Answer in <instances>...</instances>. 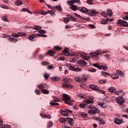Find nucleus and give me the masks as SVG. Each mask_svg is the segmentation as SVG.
I'll return each instance as SVG.
<instances>
[{
    "label": "nucleus",
    "mask_w": 128,
    "mask_h": 128,
    "mask_svg": "<svg viewBox=\"0 0 128 128\" xmlns=\"http://www.w3.org/2000/svg\"><path fill=\"white\" fill-rule=\"evenodd\" d=\"M8 18V16H2V20H4V22H8V18Z\"/></svg>",
    "instance_id": "54"
},
{
    "label": "nucleus",
    "mask_w": 128,
    "mask_h": 128,
    "mask_svg": "<svg viewBox=\"0 0 128 128\" xmlns=\"http://www.w3.org/2000/svg\"><path fill=\"white\" fill-rule=\"evenodd\" d=\"M74 16H76V18H81L82 20H84V17H82L80 15L78 14V13H74Z\"/></svg>",
    "instance_id": "36"
},
{
    "label": "nucleus",
    "mask_w": 128,
    "mask_h": 128,
    "mask_svg": "<svg viewBox=\"0 0 128 128\" xmlns=\"http://www.w3.org/2000/svg\"><path fill=\"white\" fill-rule=\"evenodd\" d=\"M99 84H106V80H100L98 81Z\"/></svg>",
    "instance_id": "52"
},
{
    "label": "nucleus",
    "mask_w": 128,
    "mask_h": 128,
    "mask_svg": "<svg viewBox=\"0 0 128 128\" xmlns=\"http://www.w3.org/2000/svg\"><path fill=\"white\" fill-rule=\"evenodd\" d=\"M125 100L124 98H122V96H120L118 98H116V102L117 104H120L121 106H122L124 104Z\"/></svg>",
    "instance_id": "6"
},
{
    "label": "nucleus",
    "mask_w": 128,
    "mask_h": 128,
    "mask_svg": "<svg viewBox=\"0 0 128 128\" xmlns=\"http://www.w3.org/2000/svg\"><path fill=\"white\" fill-rule=\"evenodd\" d=\"M38 88L40 90H44V88H46L47 84H40V85H38Z\"/></svg>",
    "instance_id": "25"
},
{
    "label": "nucleus",
    "mask_w": 128,
    "mask_h": 128,
    "mask_svg": "<svg viewBox=\"0 0 128 128\" xmlns=\"http://www.w3.org/2000/svg\"><path fill=\"white\" fill-rule=\"evenodd\" d=\"M54 49L56 50H62V48L58 46H54Z\"/></svg>",
    "instance_id": "63"
},
{
    "label": "nucleus",
    "mask_w": 128,
    "mask_h": 128,
    "mask_svg": "<svg viewBox=\"0 0 128 128\" xmlns=\"http://www.w3.org/2000/svg\"><path fill=\"white\" fill-rule=\"evenodd\" d=\"M62 55L66 56H70V52H62Z\"/></svg>",
    "instance_id": "40"
},
{
    "label": "nucleus",
    "mask_w": 128,
    "mask_h": 128,
    "mask_svg": "<svg viewBox=\"0 0 128 128\" xmlns=\"http://www.w3.org/2000/svg\"><path fill=\"white\" fill-rule=\"evenodd\" d=\"M62 98L65 104H68V106H72V103L70 102V96L66 94H64L62 95Z\"/></svg>",
    "instance_id": "3"
},
{
    "label": "nucleus",
    "mask_w": 128,
    "mask_h": 128,
    "mask_svg": "<svg viewBox=\"0 0 128 128\" xmlns=\"http://www.w3.org/2000/svg\"><path fill=\"white\" fill-rule=\"evenodd\" d=\"M34 92L38 96H40V90H38V89L35 90Z\"/></svg>",
    "instance_id": "45"
},
{
    "label": "nucleus",
    "mask_w": 128,
    "mask_h": 128,
    "mask_svg": "<svg viewBox=\"0 0 128 128\" xmlns=\"http://www.w3.org/2000/svg\"><path fill=\"white\" fill-rule=\"evenodd\" d=\"M87 4H94V0H87Z\"/></svg>",
    "instance_id": "51"
},
{
    "label": "nucleus",
    "mask_w": 128,
    "mask_h": 128,
    "mask_svg": "<svg viewBox=\"0 0 128 128\" xmlns=\"http://www.w3.org/2000/svg\"><path fill=\"white\" fill-rule=\"evenodd\" d=\"M0 7L2 8H4L5 10H8V7L6 6H0Z\"/></svg>",
    "instance_id": "61"
},
{
    "label": "nucleus",
    "mask_w": 128,
    "mask_h": 128,
    "mask_svg": "<svg viewBox=\"0 0 128 128\" xmlns=\"http://www.w3.org/2000/svg\"><path fill=\"white\" fill-rule=\"evenodd\" d=\"M89 72H96V70L92 68L89 70Z\"/></svg>",
    "instance_id": "56"
},
{
    "label": "nucleus",
    "mask_w": 128,
    "mask_h": 128,
    "mask_svg": "<svg viewBox=\"0 0 128 128\" xmlns=\"http://www.w3.org/2000/svg\"><path fill=\"white\" fill-rule=\"evenodd\" d=\"M22 12H28V14H32V12L30 11V10H28V9L26 8H23L22 9Z\"/></svg>",
    "instance_id": "39"
},
{
    "label": "nucleus",
    "mask_w": 128,
    "mask_h": 128,
    "mask_svg": "<svg viewBox=\"0 0 128 128\" xmlns=\"http://www.w3.org/2000/svg\"><path fill=\"white\" fill-rule=\"evenodd\" d=\"M98 105L101 106V108H106V104L104 102H98Z\"/></svg>",
    "instance_id": "28"
},
{
    "label": "nucleus",
    "mask_w": 128,
    "mask_h": 128,
    "mask_svg": "<svg viewBox=\"0 0 128 128\" xmlns=\"http://www.w3.org/2000/svg\"><path fill=\"white\" fill-rule=\"evenodd\" d=\"M50 14L52 16H56V13H54V12H53L50 10H49L48 12H41V14H42L44 16H45L46 14Z\"/></svg>",
    "instance_id": "12"
},
{
    "label": "nucleus",
    "mask_w": 128,
    "mask_h": 128,
    "mask_svg": "<svg viewBox=\"0 0 128 128\" xmlns=\"http://www.w3.org/2000/svg\"><path fill=\"white\" fill-rule=\"evenodd\" d=\"M93 100L90 98V100H87L85 101V102H86V104H92V102H93Z\"/></svg>",
    "instance_id": "35"
},
{
    "label": "nucleus",
    "mask_w": 128,
    "mask_h": 128,
    "mask_svg": "<svg viewBox=\"0 0 128 128\" xmlns=\"http://www.w3.org/2000/svg\"><path fill=\"white\" fill-rule=\"evenodd\" d=\"M52 122H48L47 128H52Z\"/></svg>",
    "instance_id": "42"
},
{
    "label": "nucleus",
    "mask_w": 128,
    "mask_h": 128,
    "mask_svg": "<svg viewBox=\"0 0 128 128\" xmlns=\"http://www.w3.org/2000/svg\"><path fill=\"white\" fill-rule=\"evenodd\" d=\"M86 80H88L84 76L82 78L78 77H76L74 78V80L76 82H80V84L84 82H86Z\"/></svg>",
    "instance_id": "10"
},
{
    "label": "nucleus",
    "mask_w": 128,
    "mask_h": 128,
    "mask_svg": "<svg viewBox=\"0 0 128 128\" xmlns=\"http://www.w3.org/2000/svg\"><path fill=\"white\" fill-rule=\"evenodd\" d=\"M47 68L48 70H52L53 68H54V66L52 64H51L50 66H49Z\"/></svg>",
    "instance_id": "58"
},
{
    "label": "nucleus",
    "mask_w": 128,
    "mask_h": 128,
    "mask_svg": "<svg viewBox=\"0 0 128 128\" xmlns=\"http://www.w3.org/2000/svg\"><path fill=\"white\" fill-rule=\"evenodd\" d=\"M15 4L16 6H22V0H18L15 2Z\"/></svg>",
    "instance_id": "27"
},
{
    "label": "nucleus",
    "mask_w": 128,
    "mask_h": 128,
    "mask_svg": "<svg viewBox=\"0 0 128 128\" xmlns=\"http://www.w3.org/2000/svg\"><path fill=\"white\" fill-rule=\"evenodd\" d=\"M40 28H42V27H40V26H39L35 25V26H34V30H40Z\"/></svg>",
    "instance_id": "49"
},
{
    "label": "nucleus",
    "mask_w": 128,
    "mask_h": 128,
    "mask_svg": "<svg viewBox=\"0 0 128 128\" xmlns=\"http://www.w3.org/2000/svg\"><path fill=\"white\" fill-rule=\"evenodd\" d=\"M101 14L104 16V18H106L107 16H108V13L104 12H101Z\"/></svg>",
    "instance_id": "32"
},
{
    "label": "nucleus",
    "mask_w": 128,
    "mask_h": 128,
    "mask_svg": "<svg viewBox=\"0 0 128 128\" xmlns=\"http://www.w3.org/2000/svg\"><path fill=\"white\" fill-rule=\"evenodd\" d=\"M48 62H45V61H43L42 62V66H48Z\"/></svg>",
    "instance_id": "59"
},
{
    "label": "nucleus",
    "mask_w": 128,
    "mask_h": 128,
    "mask_svg": "<svg viewBox=\"0 0 128 128\" xmlns=\"http://www.w3.org/2000/svg\"><path fill=\"white\" fill-rule=\"evenodd\" d=\"M2 119H0V128H10V126L6 124L4 126H2Z\"/></svg>",
    "instance_id": "18"
},
{
    "label": "nucleus",
    "mask_w": 128,
    "mask_h": 128,
    "mask_svg": "<svg viewBox=\"0 0 128 128\" xmlns=\"http://www.w3.org/2000/svg\"><path fill=\"white\" fill-rule=\"evenodd\" d=\"M40 116H42V118H52V116H50V114H40Z\"/></svg>",
    "instance_id": "23"
},
{
    "label": "nucleus",
    "mask_w": 128,
    "mask_h": 128,
    "mask_svg": "<svg viewBox=\"0 0 128 128\" xmlns=\"http://www.w3.org/2000/svg\"><path fill=\"white\" fill-rule=\"evenodd\" d=\"M67 2L68 4H72L74 2H76V4H80V0H71L67 1Z\"/></svg>",
    "instance_id": "15"
},
{
    "label": "nucleus",
    "mask_w": 128,
    "mask_h": 128,
    "mask_svg": "<svg viewBox=\"0 0 128 128\" xmlns=\"http://www.w3.org/2000/svg\"><path fill=\"white\" fill-rule=\"evenodd\" d=\"M102 54V52L100 50H96L95 52H90L91 56H93V58H95L96 60H98V56L100 54Z\"/></svg>",
    "instance_id": "5"
},
{
    "label": "nucleus",
    "mask_w": 128,
    "mask_h": 128,
    "mask_svg": "<svg viewBox=\"0 0 128 128\" xmlns=\"http://www.w3.org/2000/svg\"><path fill=\"white\" fill-rule=\"evenodd\" d=\"M80 108H88V105L84 104H80Z\"/></svg>",
    "instance_id": "30"
},
{
    "label": "nucleus",
    "mask_w": 128,
    "mask_h": 128,
    "mask_svg": "<svg viewBox=\"0 0 128 128\" xmlns=\"http://www.w3.org/2000/svg\"><path fill=\"white\" fill-rule=\"evenodd\" d=\"M70 78H67L63 80V82L64 84H62L63 88H72V86L68 84L67 82H70Z\"/></svg>",
    "instance_id": "4"
},
{
    "label": "nucleus",
    "mask_w": 128,
    "mask_h": 128,
    "mask_svg": "<svg viewBox=\"0 0 128 128\" xmlns=\"http://www.w3.org/2000/svg\"><path fill=\"white\" fill-rule=\"evenodd\" d=\"M88 108H91V110L88 112V113L90 116H94V114H100V110L96 108L92 105H90Z\"/></svg>",
    "instance_id": "2"
},
{
    "label": "nucleus",
    "mask_w": 128,
    "mask_h": 128,
    "mask_svg": "<svg viewBox=\"0 0 128 128\" xmlns=\"http://www.w3.org/2000/svg\"><path fill=\"white\" fill-rule=\"evenodd\" d=\"M108 90L110 92H111V94H114V92H116V90L114 87H110L108 88Z\"/></svg>",
    "instance_id": "21"
},
{
    "label": "nucleus",
    "mask_w": 128,
    "mask_h": 128,
    "mask_svg": "<svg viewBox=\"0 0 128 128\" xmlns=\"http://www.w3.org/2000/svg\"><path fill=\"white\" fill-rule=\"evenodd\" d=\"M71 9L72 10H74L76 12L78 10V6L76 5H72L71 6ZM78 10L81 12H84V14L86 12H90V10H88V8H84V7H79L78 8Z\"/></svg>",
    "instance_id": "1"
},
{
    "label": "nucleus",
    "mask_w": 128,
    "mask_h": 128,
    "mask_svg": "<svg viewBox=\"0 0 128 128\" xmlns=\"http://www.w3.org/2000/svg\"><path fill=\"white\" fill-rule=\"evenodd\" d=\"M70 68L71 70H73L74 72H80V68L78 67H76V66H70Z\"/></svg>",
    "instance_id": "11"
},
{
    "label": "nucleus",
    "mask_w": 128,
    "mask_h": 128,
    "mask_svg": "<svg viewBox=\"0 0 128 128\" xmlns=\"http://www.w3.org/2000/svg\"><path fill=\"white\" fill-rule=\"evenodd\" d=\"M80 116H83V118H86L88 114H86V113L81 112L80 114Z\"/></svg>",
    "instance_id": "55"
},
{
    "label": "nucleus",
    "mask_w": 128,
    "mask_h": 128,
    "mask_svg": "<svg viewBox=\"0 0 128 128\" xmlns=\"http://www.w3.org/2000/svg\"><path fill=\"white\" fill-rule=\"evenodd\" d=\"M90 12L92 14H98V12H96L94 10H90Z\"/></svg>",
    "instance_id": "46"
},
{
    "label": "nucleus",
    "mask_w": 128,
    "mask_h": 128,
    "mask_svg": "<svg viewBox=\"0 0 128 128\" xmlns=\"http://www.w3.org/2000/svg\"><path fill=\"white\" fill-rule=\"evenodd\" d=\"M88 26H89V28H96V26H94V25H92V24H88Z\"/></svg>",
    "instance_id": "62"
},
{
    "label": "nucleus",
    "mask_w": 128,
    "mask_h": 128,
    "mask_svg": "<svg viewBox=\"0 0 128 128\" xmlns=\"http://www.w3.org/2000/svg\"><path fill=\"white\" fill-rule=\"evenodd\" d=\"M77 20L78 19L76 17L72 16L70 20H72V22H76Z\"/></svg>",
    "instance_id": "53"
},
{
    "label": "nucleus",
    "mask_w": 128,
    "mask_h": 128,
    "mask_svg": "<svg viewBox=\"0 0 128 128\" xmlns=\"http://www.w3.org/2000/svg\"><path fill=\"white\" fill-rule=\"evenodd\" d=\"M111 78L114 80H116L118 78H119V74L118 73L116 74H112L111 75Z\"/></svg>",
    "instance_id": "19"
},
{
    "label": "nucleus",
    "mask_w": 128,
    "mask_h": 128,
    "mask_svg": "<svg viewBox=\"0 0 128 128\" xmlns=\"http://www.w3.org/2000/svg\"><path fill=\"white\" fill-rule=\"evenodd\" d=\"M38 32H39V34H46V31L44 30H40L38 31Z\"/></svg>",
    "instance_id": "48"
},
{
    "label": "nucleus",
    "mask_w": 128,
    "mask_h": 128,
    "mask_svg": "<svg viewBox=\"0 0 128 128\" xmlns=\"http://www.w3.org/2000/svg\"><path fill=\"white\" fill-rule=\"evenodd\" d=\"M102 72V76H110V73H108V72Z\"/></svg>",
    "instance_id": "34"
},
{
    "label": "nucleus",
    "mask_w": 128,
    "mask_h": 128,
    "mask_svg": "<svg viewBox=\"0 0 128 128\" xmlns=\"http://www.w3.org/2000/svg\"><path fill=\"white\" fill-rule=\"evenodd\" d=\"M59 60H64V57L63 56H61L59 58Z\"/></svg>",
    "instance_id": "64"
},
{
    "label": "nucleus",
    "mask_w": 128,
    "mask_h": 128,
    "mask_svg": "<svg viewBox=\"0 0 128 128\" xmlns=\"http://www.w3.org/2000/svg\"><path fill=\"white\" fill-rule=\"evenodd\" d=\"M50 104L51 106H53L60 105V104L58 103H56L55 102H54L52 101L50 102Z\"/></svg>",
    "instance_id": "43"
},
{
    "label": "nucleus",
    "mask_w": 128,
    "mask_h": 128,
    "mask_svg": "<svg viewBox=\"0 0 128 128\" xmlns=\"http://www.w3.org/2000/svg\"><path fill=\"white\" fill-rule=\"evenodd\" d=\"M26 36V34L24 32H18L16 34H12V36L14 38H20V36Z\"/></svg>",
    "instance_id": "9"
},
{
    "label": "nucleus",
    "mask_w": 128,
    "mask_h": 128,
    "mask_svg": "<svg viewBox=\"0 0 128 128\" xmlns=\"http://www.w3.org/2000/svg\"><path fill=\"white\" fill-rule=\"evenodd\" d=\"M68 112L70 114H72V111L66 108H65V110H62L60 111V113L62 114V116H68Z\"/></svg>",
    "instance_id": "7"
},
{
    "label": "nucleus",
    "mask_w": 128,
    "mask_h": 128,
    "mask_svg": "<svg viewBox=\"0 0 128 128\" xmlns=\"http://www.w3.org/2000/svg\"><path fill=\"white\" fill-rule=\"evenodd\" d=\"M38 36V34H32L28 37V40H32L34 38H36Z\"/></svg>",
    "instance_id": "17"
},
{
    "label": "nucleus",
    "mask_w": 128,
    "mask_h": 128,
    "mask_svg": "<svg viewBox=\"0 0 128 128\" xmlns=\"http://www.w3.org/2000/svg\"><path fill=\"white\" fill-rule=\"evenodd\" d=\"M54 8H56V10H59V12H62V6H52V10H54Z\"/></svg>",
    "instance_id": "20"
},
{
    "label": "nucleus",
    "mask_w": 128,
    "mask_h": 128,
    "mask_svg": "<svg viewBox=\"0 0 128 128\" xmlns=\"http://www.w3.org/2000/svg\"><path fill=\"white\" fill-rule=\"evenodd\" d=\"M66 120L68 122V124H70V126H74V119L72 118H66Z\"/></svg>",
    "instance_id": "13"
},
{
    "label": "nucleus",
    "mask_w": 128,
    "mask_h": 128,
    "mask_svg": "<svg viewBox=\"0 0 128 128\" xmlns=\"http://www.w3.org/2000/svg\"><path fill=\"white\" fill-rule=\"evenodd\" d=\"M89 88H91V90H98L100 89V87L96 86L91 84L89 86Z\"/></svg>",
    "instance_id": "16"
},
{
    "label": "nucleus",
    "mask_w": 128,
    "mask_h": 128,
    "mask_svg": "<svg viewBox=\"0 0 128 128\" xmlns=\"http://www.w3.org/2000/svg\"><path fill=\"white\" fill-rule=\"evenodd\" d=\"M37 36L40 38V37H42V38H46V36H48L44 34H37Z\"/></svg>",
    "instance_id": "44"
},
{
    "label": "nucleus",
    "mask_w": 128,
    "mask_h": 128,
    "mask_svg": "<svg viewBox=\"0 0 128 128\" xmlns=\"http://www.w3.org/2000/svg\"><path fill=\"white\" fill-rule=\"evenodd\" d=\"M100 66L101 68V70L102 69L104 70H108V66L103 65H101Z\"/></svg>",
    "instance_id": "41"
},
{
    "label": "nucleus",
    "mask_w": 128,
    "mask_h": 128,
    "mask_svg": "<svg viewBox=\"0 0 128 128\" xmlns=\"http://www.w3.org/2000/svg\"><path fill=\"white\" fill-rule=\"evenodd\" d=\"M116 72L117 74H119V76H124V72H122L120 70H118L116 71Z\"/></svg>",
    "instance_id": "33"
},
{
    "label": "nucleus",
    "mask_w": 128,
    "mask_h": 128,
    "mask_svg": "<svg viewBox=\"0 0 128 128\" xmlns=\"http://www.w3.org/2000/svg\"><path fill=\"white\" fill-rule=\"evenodd\" d=\"M93 66H94L95 68H99V70H102V68H100V66H98V64H93Z\"/></svg>",
    "instance_id": "38"
},
{
    "label": "nucleus",
    "mask_w": 128,
    "mask_h": 128,
    "mask_svg": "<svg viewBox=\"0 0 128 128\" xmlns=\"http://www.w3.org/2000/svg\"><path fill=\"white\" fill-rule=\"evenodd\" d=\"M59 100L56 97H54V100H52V102H59Z\"/></svg>",
    "instance_id": "60"
},
{
    "label": "nucleus",
    "mask_w": 128,
    "mask_h": 128,
    "mask_svg": "<svg viewBox=\"0 0 128 128\" xmlns=\"http://www.w3.org/2000/svg\"><path fill=\"white\" fill-rule=\"evenodd\" d=\"M117 24H120V26H125L126 28H127L128 26V22L122 20H118Z\"/></svg>",
    "instance_id": "8"
},
{
    "label": "nucleus",
    "mask_w": 128,
    "mask_h": 128,
    "mask_svg": "<svg viewBox=\"0 0 128 128\" xmlns=\"http://www.w3.org/2000/svg\"><path fill=\"white\" fill-rule=\"evenodd\" d=\"M114 122L116 124H122V120H120L118 118H115L114 120Z\"/></svg>",
    "instance_id": "14"
},
{
    "label": "nucleus",
    "mask_w": 128,
    "mask_h": 128,
    "mask_svg": "<svg viewBox=\"0 0 128 128\" xmlns=\"http://www.w3.org/2000/svg\"><path fill=\"white\" fill-rule=\"evenodd\" d=\"M64 22L65 24H68V22H69L70 20L68 18H64Z\"/></svg>",
    "instance_id": "57"
},
{
    "label": "nucleus",
    "mask_w": 128,
    "mask_h": 128,
    "mask_svg": "<svg viewBox=\"0 0 128 128\" xmlns=\"http://www.w3.org/2000/svg\"><path fill=\"white\" fill-rule=\"evenodd\" d=\"M47 54L49 55L50 56H54V52L52 50H50L48 52H47Z\"/></svg>",
    "instance_id": "31"
},
{
    "label": "nucleus",
    "mask_w": 128,
    "mask_h": 128,
    "mask_svg": "<svg viewBox=\"0 0 128 128\" xmlns=\"http://www.w3.org/2000/svg\"><path fill=\"white\" fill-rule=\"evenodd\" d=\"M44 78H46V80H48V78H50V74H48L46 73L44 74Z\"/></svg>",
    "instance_id": "50"
},
{
    "label": "nucleus",
    "mask_w": 128,
    "mask_h": 128,
    "mask_svg": "<svg viewBox=\"0 0 128 128\" xmlns=\"http://www.w3.org/2000/svg\"><path fill=\"white\" fill-rule=\"evenodd\" d=\"M41 91L44 94H50V90H47L46 88L42 89Z\"/></svg>",
    "instance_id": "24"
},
{
    "label": "nucleus",
    "mask_w": 128,
    "mask_h": 128,
    "mask_svg": "<svg viewBox=\"0 0 128 128\" xmlns=\"http://www.w3.org/2000/svg\"><path fill=\"white\" fill-rule=\"evenodd\" d=\"M78 64L80 66H86V62L84 60H80L78 62Z\"/></svg>",
    "instance_id": "22"
},
{
    "label": "nucleus",
    "mask_w": 128,
    "mask_h": 128,
    "mask_svg": "<svg viewBox=\"0 0 128 128\" xmlns=\"http://www.w3.org/2000/svg\"><path fill=\"white\" fill-rule=\"evenodd\" d=\"M8 40L10 42H16L18 40V38H13L12 37H10L8 38Z\"/></svg>",
    "instance_id": "26"
},
{
    "label": "nucleus",
    "mask_w": 128,
    "mask_h": 128,
    "mask_svg": "<svg viewBox=\"0 0 128 128\" xmlns=\"http://www.w3.org/2000/svg\"><path fill=\"white\" fill-rule=\"evenodd\" d=\"M107 12H108V14H109V16H112V10H107Z\"/></svg>",
    "instance_id": "37"
},
{
    "label": "nucleus",
    "mask_w": 128,
    "mask_h": 128,
    "mask_svg": "<svg viewBox=\"0 0 128 128\" xmlns=\"http://www.w3.org/2000/svg\"><path fill=\"white\" fill-rule=\"evenodd\" d=\"M108 22H106V19H103L101 20V24H106Z\"/></svg>",
    "instance_id": "47"
},
{
    "label": "nucleus",
    "mask_w": 128,
    "mask_h": 128,
    "mask_svg": "<svg viewBox=\"0 0 128 128\" xmlns=\"http://www.w3.org/2000/svg\"><path fill=\"white\" fill-rule=\"evenodd\" d=\"M59 122H60L62 124L66 122V118H60L59 119Z\"/></svg>",
    "instance_id": "29"
}]
</instances>
